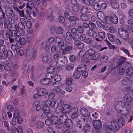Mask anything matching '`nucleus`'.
Listing matches in <instances>:
<instances>
[{
    "mask_svg": "<svg viewBox=\"0 0 133 133\" xmlns=\"http://www.w3.org/2000/svg\"><path fill=\"white\" fill-rule=\"evenodd\" d=\"M55 112L57 114L62 113V108L61 107L58 106L57 107L55 110Z\"/></svg>",
    "mask_w": 133,
    "mask_h": 133,
    "instance_id": "bf43d9fd",
    "label": "nucleus"
},
{
    "mask_svg": "<svg viewBox=\"0 0 133 133\" xmlns=\"http://www.w3.org/2000/svg\"><path fill=\"white\" fill-rule=\"evenodd\" d=\"M66 90L68 92L71 91L72 90V88L71 85H66L65 87Z\"/></svg>",
    "mask_w": 133,
    "mask_h": 133,
    "instance_id": "680f3d73",
    "label": "nucleus"
},
{
    "mask_svg": "<svg viewBox=\"0 0 133 133\" xmlns=\"http://www.w3.org/2000/svg\"><path fill=\"white\" fill-rule=\"evenodd\" d=\"M40 82L43 85H50L53 84L49 79L45 78H42Z\"/></svg>",
    "mask_w": 133,
    "mask_h": 133,
    "instance_id": "a211bd4d",
    "label": "nucleus"
},
{
    "mask_svg": "<svg viewBox=\"0 0 133 133\" xmlns=\"http://www.w3.org/2000/svg\"><path fill=\"white\" fill-rule=\"evenodd\" d=\"M55 101H51L49 100H46L45 102V104L47 107H53L55 104Z\"/></svg>",
    "mask_w": 133,
    "mask_h": 133,
    "instance_id": "5701e85b",
    "label": "nucleus"
},
{
    "mask_svg": "<svg viewBox=\"0 0 133 133\" xmlns=\"http://www.w3.org/2000/svg\"><path fill=\"white\" fill-rule=\"evenodd\" d=\"M6 15L9 17H13L14 16V14L13 10L12 9L8 10L6 12Z\"/></svg>",
    "mask_w": 133,
    "mask_h": 133,
    "instance_id": "58836bf2",
    "label": "nucleus"
},
{
    "mask_svg": "<svg viewBox=\"0 0 133 133\" xmlns=\"http://www.w3.org/2000/svg\"><path fill=\"white\" fill-rule=\"evenodd\" d=\"M19 39V40L16 41L17 42L16 44L17 46L20 48L22 46V45H24L25 44L26 41L25 39L23 38H21L20 37Z\"/></svg>",
    "mask_w": 133,
    "mask_h": 133,
    "instance_id": "ddd939ff",
    "label": "nucleus"
},
{
    "mask_svg": "<svg viewBox=\"0 0 133 133\" xmlns=\"http://www.w3.org/2000/svg\"><path fill=\"white\" fill-rule=\"evenodd\" d=\"M25 24L23 23H18V24H16L15 25V29L16 30H18V29H24L25 28Z\"/></svg>",
    "mask_w": 133,
    "mask_h": 133,
    "instance_id": "412c9836",
    "label": "nucleus"
},
{
    "mask_svg": "<svg viewBox=\"0 0 133 133\" xmlns=\"http://www.w3.org/2000/svg\"><path fill=\"white\" fill-rule=\"evenodd\" d=\"M100 60L102 62L106 63L108 62V57L105 55H102L101 57Z\"/></svg>",
    "mask_w": 133,
    "mask_h": 133,
    "instance_id": "72a5a7b5",
    "label": "nucleus"
},
{
    "mask_svg": "<svg viewBox=\"0 0 133 133\" xmlns=\"http://www.w3.org/2000/svg\"><path fill=\"white\" fill-rule=\"evenodd\" d=\"M77 31L78 33H82L84 31V29L82 26H79L77 28Z\"/></svg>",
    "mask_w": 133,
    "mask_h": 133,
    "instance_id": "6e6d98bb",
    "label": "nucleus"
},
{
    "mask_svg": "<svg viewBox=\"0 0 133 133\" xmlns=\"http://www.w3.org/2000/svg\"><path fill=\"white\" fill-rule=\"evenodd\" d=\"M62 108V113L64 114H69L72 109L71 105L66 104H64Z\"/></svg>",
    "mask_w": 133,
    "mask_h": 133,
    "instance_id": "6e6552de",
    "label": "nucleus"
},
{
    "mask_svg": "<svg viewBox=\"0 0 133 133\" xmlns=\"http://www.w3.org/2000/svg\"><path fill=\"white\" fill-rule=\"evenodd\" d=\"M126 60L125 57L123 56H119L116 60V65L118 66L121 63H122Z\"/></svg>",
    "mask_w": 133,
    "mask_h": 133,
    "instance_id": "9b49d317",
    "label": "nucleus"
},
{
    "mask_svg": "<svg viewBox=\"0 0 133 133\" xmlns=\"http://www.w3.org/2000/svg\"><path fill=\"white\" fill-rule=\"evenodd\" d=\"M52 121V124H57L58 121V117L56 116H54L51 118Z\"/></svg>",
    "mask_w": 133,
    "mask_h": 133,
    "instance_id": "e433bc0d",
    "label": "nucleus"
},
{
    "mask_svg": "<svg viewBox=\"0 0 133 133\" xmlns=\"http://www.w3.org/2000/svg\"><path fill=\"white\" fill-rule=\"evenodd\" d=\"M120 50H122V51L125 54L127 55L128 56H129L130 52L128 49L124 48L122 47H121L119 49Z\"/></svg>",
    "mask_w": 133,
    "mask_h": 133,
    "instance_id": "a18cd8bd",
    "label": "nucleus"
},
{
    "mask_svg": "<svg viewBox=\"0 0 133 133\" xmlns=\"http://www.w3.org/2000/svg\"><path fill=\"white\" fill-rule=\"evenodd\" d=\"M97 15L98 18L101 20L104 19L105 17L104 13L102 11L99 12L97 14Z\"/></svg>",
    "mask_w": 133,
    "mask_h": 133,
    "instance_id": "37998d69",
    "label": "nucleus"
},
{
    "mask_svg": "<svg viewBox=\"0 0 133 133\" xmlns=\"http://www.w3.org/2000/svg\"><path fill=\"white\" fill-rule=\"evenodd\" d=\"M65 125L66 126L70 128L72 127L73 125L71 120L70 119H68L65 122Z\"/></svg>",
    "mask_w": 133,
    "mask_h": 133,
    "instance_id": "4c0bfd02",
    "label": "nucleus"
},
{
    "mask_svg": "<svg viewBox=\"0 0 133 133\" xmlns=\"http://www.w3.org/2000/svg\"><path fill=\"white\" fill-rule=\"evenodd\" d=\"M12 62L11 59L7 60L6 62V67L7 68H10L12 66Z\"/></svg>",
    "mask_w": 133,
    "mask_h": 133,
    "instance_id": "c03bdc74",
    "label": "nucleus"
},
{
    "mask_svg": "<svg viewBox=\"0 0 133 133\" xmlns=\"http://www.w3.org/2000/svg\"><path fill=\"white\" fill-rule=\"evenodd\" d=\"M61 46L58 45H53L51 47V51L52 52H54L55 51H58L61 49Z\"/></svg>",
    "mask_w": 133,
    "mask_h": 133,
    "instance_id": "4be33fe9",
    "label": "nucleus"
},
{
    "mask_svg": "<svg viewBox=\"0 0 133 133\" xmlns=\"http://www.w3.org/2000/svg\"><path fill=\"white\" fill-rule=\"evenodd\" d=\"M103 127L104 131L106 133H111L114 131L110 124L108 125L105 124Z\"/></svg>",
    "mask_w": 133,
    "mask_h": 133,
    "instance_id": "0eeeda50",
    "label": "nucleus"
},
{
    "mask_svg": "<svg viewBox=\"0 0 133 133\" xmlns=\"http://www.w3.org/2000/svg\"><path fill=\"white\" fill-rule=\"evenodd\" d=\"M53 76L52 74L51 73L48 72L45 75L46 78L47 79H48L50 80V79L52 78Z\"/></svg>",
    "mask_w": 133,
    "mask_h": 133,
    "instance_id": "052dcab7",
    "label": "nucleus"
},
{
    "mask_svg": "<svg viewBox=\"0 0 133 133\" xmlns=\"http://www.w3.org/2000/svg\"><path fill=\"white\" fill-rule=\"evenodd\" d=\"M83 120L86 125H89L91 121L90 118L88 116L85 117L83 119Z\"/></svg>",
    "mask_w": 133,
    "mask_h": 133,
    "instance_id": "a19ab883",
    "label": "nucleus"
},
{
    "mask_svg": "<svg viewBox=\"0 0 133 133\" xmlns=\"http://www.w3.org/2000/svg\"><path fill=\"white\" fill-rule=\"evenodd\" d=\"M81 19L84 21H87L89 19V18L87 15L83 14L81 16Z\"/></svg>",
    "mask_w": 133,
    "mask_h": 133,
    "instance_id": "603ef678",
    "label": "nucleus"
},
{
    "mask_svg": "<svg viewBox=\"0 0 133 133\" xmlns=\"http://www.w3.org/2000/svg\"><path fill=\"white\" fill-rule=\"evenodd\" d=\"M94 127L95 129H99L101 128L102 126L101 123L99 120H94L93 121Z\"/></svg>",
    "mask_w": 133,
    "mask_h": 133,
    "instance_id": "9d476101",
    "label": "nucleus"
},
{
    "mask_svg": "<svg viewBox=\"0 0 133 133\" xmlns=\"http://www.w3.org/2000/svg\"><path fill=\"white\" fill-rule=\"evenodd\" d=\"M86 34L87 36H89L94 38H96L97 36V34L95 32L92 30L88 31L86 32Z\"/></svg>",
    "mask_w": 133,
    "mask_h": 133,
    "instance_id": "f8f14e48",
    "label": "nucleus"
},
{
    "mask_svg": "<svg viewBox=\"0 0 133 133\" xmlns=\"http://www.w3.org/2000/svg\"><path fill=\"white\" fill-rule=\"evenodd\" d=\"M43 112L45 113H47L49 112L50 109L49 107L46 106H44L43 108Z\"/></svg>",
    "mask_w": 133,
    "mask_h": 133,
    "instance_id": "8fccbe9b",
    "label": "nucleus"
},
{
    "mask_svg": "<svg viewBox=\"0 0 133 133\" xmlns=\"http://www.w3.org/2000/svg\"><path fill=\"white\" fill-rule=\"evenodd\" d=\"M126 74L127 75L130 76L133 74V68L131 66L129 67L126 71Z\"/></svg>",
    "mask_w": 133,
    "mask_h": 133,
    "instance_id": "bb28decb",
    "label": "nucleus"
},
{
    "mask_svg": "<svg viewBox=\"0 0 133 133\" xmlns=\"http://www.w3.org/2000/svg\"><path fill=\"white\" fill-rule=\"evenodd\" d=\"M47 71L49 72L52 73L55 72V69L54 68L51 66L47 68Z\"/></svg>",
    "mask_w": 133,
    "mask_h": 133,
    "instance_id": "4d7b16f0",
    "label": "nucleus"
},
{
    "mask_svg": "<svg viewBox=\"0 0 133 133\" xmlns=\"http://www.w3.org/2000/svg\"><path fill=\"white\" fill-rule=\"evenodd\" d=\"M18 33V35L21 36H23L25 34V31L24 29H18V30H16Z\"/></svg>",
    "mask_w": 133,
    "mask_h": 133,
    "instance_id": "3c124183",
    "label": "nucleus"
},
{
    "mask_svg": "<svg viewBox=\"0 0 133 133\" xmlns=\"http://www.w3.org/2000/svg\"><path fill=\"white\" fill-rule=\"evenodd\" d=\"M87 68V66L84 63L81 64L78 66L77 69L81 72H82L86 70Z\"/></svg>",
    "mask_w": 133,
    "mask_h": 133,
    "instance_id": "dca6fc26",
    "label": "nucleus"
},
{
    "mask_svg": "<svg viewBox=\"0 0 133 133\" xmlns=\"http://www.w3.org/2000/svg\"><path fill=\"white\" fill-rule=\"evenodd\" d=\"M106 23L108 24H110L112 23L110 16H107L105 19Z\"/></svg>",
    "mask_w": 133,
    "mask_h": 133,
    "instance_id": "5fc2aeb1",
    "label": "nucleus"
},
{
    "mask_svg": "<svg viewBox=\"0 0 133 133\" xmlns=\"http://www.w3.org/2000/svg\"><path fill=\"white\" fill-rule=\"evenodd\" d=\"M121 102L119 101L116 103L115 105V108L117 111L119 113L122 112L121 109L122 108Z\"/></svg>",
    "mask_w": 133,
    "mask_h": 133,
    "instance_id": "f3484780",
    "label": "nucleus"
},
{
    "mask_svg": "<svg viewBox=\"0 0 133 133\" xmlns=\"http://www.w3.org/2000/svg\"><path fill=\"white\" fill-rule=\"evenodd\" d=\"M111 5L113 8L115 9H118L119 7V4L117 1H114L111 2Z\"/></svg>",
    "mask_w": 133,
    "mask_h": 133,
    "instance_id": "7c9ffc66",
    "label": "nucleus"
},
{
    "mask_svg": "<svg viewBox=\"0 0 133 133\" xmlns=\"http://www.w3.org/2000/svg\"><path fill=\"white\" fill-rule=\"evenodd\" d=\"M52 11L51 9H50L47 10L46 12V15L48 18L50 20H52L54 17L52 15Z\"/></svg>",
    "mask_w": 133,
    "mask_h": 133,
    "instance_id": "2eb2a0df",
    "label": "nucleus"
},
{
    "mask_svg": "<svg viewBox=\"0 0 133 133\" xmlns=\"http://www.w3.org/2000/svg\"><path fill=\"white\" fill-rule=\"evenodd\" d=\"M81 76L80 71L77 70V69L73 73L74 77L76 79L79 78Z\"/></svg>",
    "mask_w": 133,
    "mask_h": 133,
    "instance_id": "473e14b6",
    "label": "nucleus"
},
{
    "mask_svg": "<svg viewBox=\"0 0 133 133\" xmlns=\"http://www.w3.org/2000/svg\"><path fill=\"white\" fill-rule=\"evenodd\" d=\"M69 114L71 115V118L74 119L78 116V109L76 107L72 108Z\"/></svg>",
    "mask_w": 133,
    "mask_h": 133,
    "instance_id": "1a4fd4ad",
    "label": "nucleus"
},
{
    "mask_svg": "<svg viewBox=\"0 0 133 133\" xmlns=\"http://www.w3.org/2000/svg\"><path fill=\"white\" fill-rule=\"evenodd\" d=\"M110 124L114 131L118 130L120 128V125L119 124L118 122L116 120L111 121Z\"/></svg>",
    "mask_w": 133,
    "mask_h": 133,
    "instance_id": "423d86ee",
    "label": "nucleus"
},
{
    "mask_svg": "<svg viewBox=\"0 0 133 133\" xmlns=\"http://www.w3.org/2000/svg\"><path fill=\"white\" fill-rule=\"evenodd\" d=\"M108 38L111 41H114L115 40V37L113 35L110 34H108Z\"/></svg>",
    "mask_w": 133,
    "mask_h": 133,
    "instance_id": "13d9d810",
    "label": "nucleus"
},
{
    "mask_svg": "<svg viewBox=\"0 0 133 133\" xmlns=\"http://www.w3.org/2000/svg\"><path fill=\"white\" fill-rule=\"evenodd\" d=\"M80 114L84 117H86L88 115V110L84 108H82L80 110Z\"/></svg>",
    "mask_w": 133,
    "mask_h": 133,
    "instance_id": "6ab92c4d",
    "label": "nucleus"
},
{
    "mask_svg": "<svg viewBox=\"0 0 133 133\" xmlns=\"http://www.w3.org/2000/svg\"><path fill=\"white\" fill-rule=\"evenodd\" d=\"M73 67V64L71 63H70L66 65L65 68L66 70L69 71L72 69Z\"/></svg>",
    "mask_w": 133,
    "mask_h": 133,
    "instance_id": "49530a36",
    "label": "nucleus"
},
{
    "mask_svg": "<svg viewBox=\"0 0 133 133\" xmlns=\"http://www.w3.org/2000/svg\"><path fill=\"white\" fill-rule=\"evenodd\" d=\"M66 41L72 42V36L71 33L69 31L66 32L65 35Z\"/></svg>",
    "mask_w": 133,
    "mask_h": 133,
    "instance_id": "aec40b11",
    "label": "nucleus"
},
{
    "mask_svg": "<svg viewBox=\"0 0 133 133\" xmlns=\"http://www.w3.org/2000/svg\"><path fill=\"white\" fill-rule=\"evenodd\" d=\"M72 42H69L68 41H66L65 43V46L64 45L63 42H62V44L60 45H62V49H66V50L68 51L71 50L73 46L72 43Z\"/></svg>",
    "mask_w": 133,
    "mask_h": 133,
    "instance_id": "39448f33",
    "label": "nucleus"
},
{
    "mask_svg": "<svg viewBox=\"0 0 133 133\" xmlns=\"http://www.w3.org/2000/svg\"><path fill=\"white\" fill-rule=\"evenodd\" d=\"M44 123L41 121H37L35 124V126L38 129H40L42 128L44 125Z\"/></svg>",
    "mask_w": 133,
    "mask_h": 133,
    "instance_id": "b1692460",
    "label": "nucleus"
},
{
    "mask_svg": "<svg viewBox=\"0 0 133 133\" xmlns=\"http://www.w3.org/2000/svg\"><path fill=\"white\" fill-rule=\"evenodd\" d=\"M117 121L118 122L119 124L120 125V127L121 125H124L125 123L124 118L123 117L120 118Z\"/></svg>",
    "mask_w": 133,
    "mask_h": 133,
    "instance_id": "79ce46f5",
    "label": "nucleus"
},
{
    "mask_svg": "<svg viewBox=\"0 0 133 133\" xmlns=\"http://www.w3.org/2000/svg\"><path fill=\"white\" fill-rule=\"evenodd\" d=\"M100 57L99 54L95 52L92 49H89L86 52V55L84 57H83L82 62L87 63L89 60L96 59Z\"/></svg>",
    "mask_w": 133,
    "mask_h": 133,
    "instance_id": "f257e3e1",
    "label": "nucleus"
},
{
    "mask_svg": "<svg viewBox=\"0 0 133 133\" xmlns=\"http://www.w3.org/2000/svg\"><path fill=\"white\" fill-rule=\"evenodd\" d=\"M49 65L51 66H55L57 64V61L54 59H51L50 58L48 61Z\"/></svg>",
    "mask_w": 133,
    "mask_h": 133,
    "instance_id": "a878e982",
    "label": "nucleus"
},
{
    "mask_svg": "<svg viewBox=\"0 0 133 133\" xmlns=\"http://www.w3.org/2000/svg\"><path fill=\"white\" fill-rule=\"evenodd\" d=\"M16 51L17 53L21 56H22L24 55V51L22 49L20 48H17L16 50Z\"/></svg>",
    "mask_w": 133,
    "mask_h": 133,
    "instance_id": "de8ad7c7",
    "label": "nucleus"
},
{
    "mask_svg": "<svg viewBox=\"0 0 133 133\" xmlns=\"http://www.w3.org/2000/svg\"><path fill=\"white\" fill-rule=\"evenodd\" d=\"M5 45H2L0 46V59L5 58L6 57L7 50L5 49Z\"/></svg>",
    "mask_w": 133,
    "mask_h": 133,
    "instance_id": "20e7f679",
    "label": "nucleus"
},
{
    "mask_svg": "<svg viewBox=\"0 0 133 133\" xmlns=\"http://www.w3.org/2000/svg\"><path fill=\"white\" fill-rule=\"evenodd\" d=\"M8 37H9V41L11 43L14 41V39L15 41H18L19 39L20 36L18 35L16 30H13L12 31H9V34H6Z\"/></svg>",
    "mask_w": 133,
    "mask_h": 133,
    "instance_id": "f03ea898",
    "label": "nucleus"
},
{
    "mask_svg": "<svg viewBox=\"0 0 133 133\" xmlns=\"http://www.w3.org/2000/svg\"><path fill=\"white\" fill-rule=\"evenodd\" d=\"M124 98L125 99L126 102L128 103V105L133 100L132 97L129 94H126L124 96Z\"/></svg>",
    "mask_w": 133,
    "mask_h": 133,
    "instance_id": "393cba45",
    "label": "nucleus"
},
{
    "mask_svg": "<svg viewBox=\"0 0 133 133\" xmlns=\"http://www.w3.org/2000/svg\"><path fill=\"white\" fill-rule=\"evenodd\" d=\"M110 17L112 23L115 24H116L118 23V18L116 15L114 14L112 15Z\"/></svg>",
    "mask_w": 133,
    "mask_h": 133,
    "instance_id": "2f4dec72",
    "label": "nucleus"
},
{
    "mask_svg": "<svg viewBox=\"0 0 133 133\" xmlns=\"http://www.w3.org/2000/svg\"><path fill=\"white\" fill-rule=\"evenodd\" d=\"M54 79L55 81L59 82L61 80V77L59 75H56L54 76Z\"/></svg>",
    "mask_w": 133,
    "mask_h": 133,
    "instance_id": "69168bd1",
    "label": "nucleus"
},
{
    "mask_svg": "<svg viewBox=\"0 0 133 133\" xmlns=\"http://www.w3.org/2000/svg\"><path fill=\"white\" fill-rule=\"evenodd\" d=\"M7 54H6V57L5 58H3L2 59H6L7 58H10L12 57L13 54L11 50L7 51Z\"/></svg>",
    "mask_w": 133,
    "mask_h": 133,
    "instance_id": "09e8293b",
    "label": "nucleus"
},
{
    "mask_svg": "<svg viewBox=\"0 0 133 133\" xmlns=\"http://www.w3.org/2000/svg\"><path fill=\"white\" fill-rule=\"evenodd\" d=\"M67 116L65 114H64L61 116L59 118V122L62 124L65 123L66 120L68 119Z\"/></svg>",
    "mask_w": 133,
    "mask_h": 133,
    "instance_id": "4468645a",
    "label": "nucleus"
},
{
    "mask_svg": "<svg viewBox=\"0 0 133 133\" xmlns=\"http://www.w3.org/2000/svg\"><path fill=\"white\" fill-rule=\"evenodd\" d=\"M129 79L128 77L124 78L122 81V83L123 84H128L129 82Z\"/></svg>",
    "mask_w": 133,
    "mask_h": 133,
    "instance_id": "774afa93",
    "label": "nucleus"
},
{
    "mask_svg": "<svg viewBox=\"0 0 133 133\" xmlns=\"http://www.w3.org/2000/svg\"><path fill=\"white\" fill-rule=\"evenodd\" d=\"M78 55L79 57L82 58L81 61L82 62L83 57H84L86 55L85 51L84 50H82L79 51Z\"/></svg>",
    "mask_w": 133,
    "mask_h": 133,
    "instance_id": "ea45409f",
    "label": "nucleus"
},
{
    "mask_svg": "<svg viewBox=\"0 0 133 133\" xmlns=\"http://www.w3.org/2000/svg\"><path fill=\"white\" fill-rule=\"evenodd\" d=\"M34 105L36 106V110L38 111L41 109L42 107L39 104V101H35L33 104Z\"/></svg>",
    "mask_w": 133,
    "mask_h": 133,
    "instance_id": "c85d7f7f",
    "label": "nucleus"
},
{
    "mask_svg": "<svg viewBox=\"0 0 133 133\" xmlns=\"http://www.w3.org/2000/svg\"><path fill=\"white\" fill-rule=\"evenodd\" d=\"M55 41L56 43H58V45L61 46L60 45L62 44L61 43L63 42L61 41V39L60 37H57L55 38Z\"/></svg>",
    "mask_w": 133,
    "mask_h": 133,
    "instance_id": "864d4df0",
    "label": "nucleus"
},
{
    "mask_svg": "<svg viewBox=\"0 0 133 133\" xmlns=\"http://www.w3.org/2000/svg\"><path fill=\"white\" fill-rule=\"evenodd\" d=\"M74 44L76 45L77 47L78 48L80 49L83 48L84 46L83 43H81L80 41L78 40L74 42Z\"/></svg>",
    "mask_w": 133,
    "mask_h": 133,
    "instance_id": "cd10ccee",
    "label": "nucleus"
},
{
    "mask_svg": "<svg viewBox=\"0 0 133 133\" xmlns=\"http://www.w3.org/2000/svg\"><path fill=\"white\" fill-rule=\"evenodd\" d=\"M54 90L56 92H59L60 94L62 95H64L65 93L64 91L61 89V87L56 88L54 89Z\"/></svg>",
    "mask_w": 133,
    "mask_h": 133,
    "instance_id": "c9c22d12",
    "label": "nucleus"
},
{
    "mask_svg": "<svg viewBox=\"0 0 133 133\" xmlns=\"http://www.w3.org/2000/svg\"><path fill=\"white\" fill-rule=\"evenodd\" d=\"M118 33L120 36L125 41L127 42L128 41L129 34L126 30L120 29L118 30Z\"/></svg>",
    "mask_w": 133,
    "mask_h": 133,
    "instance_id": "7ed1b4c3",
    "label": "nucleus"
},
{
    "mask_svg": "<svg viewBox=\"0 0 133 133\" xmlns=\"http://www.w3.org/2000/svg\"><path fill=\"white\" fill-rule=\"evenodd\" d=\"M94 9L98 11L100 9V5L97 3H95L93 7Z\"/></svg>",
    "mask_w": 133,
    "mask_h": 133,
    "instance_id": "0e129e2a",
    "label": "nucleus"
},
{
    "mask_svg": "<svg viewBox=\"0 0 133 133\" xmlns=\"http://www.w3.org/2000/svg\"><path fill=\"white\" fill-rule=\"evenodd\" d=\"M81 12L83 14H85L89 12L88 7L86 6H83L81 9Z\"/></svg>",
    "mask_w": 133,
    "mask_h": 133,
    "instance_id": "f704fd0d",
    "label": "nucleus"
},
{
    "mask_svg": "<svg viewBox=\"0 0 133 133\" xmlns=\"http://www.w3.org/2000/svg\"><path fill=\"white\" fill-rule=\"evenodd\" d=\"M45 124L47 125H50L52 124V121L50 118H48L45 121Z\"/></svg>",
    "mask_w": 133,
    "mask_h": 133,
    "instance_id": "338daca9",
    "label": "nucleus"
},
{
    "mask_svg": "<svg viewBox=\"0 0 133 133\" xmlns=\"http://www.w3.org/2000/svg\"><path fill=\"white\" fill-rule=\"evenodd\" d=\"M90 127L89 125H85L83 128V130L84 132L86 133L88 132L89 131Z\"/></svg>",
    "mask_w": 133,
    "mask_h": 133,
    "instance_id": "e2e57ef3",
    "label": "nucleus"
},
{
    "mask_svg": "<svg viewBox=\"0 0 133 133\" xmlns=\"http://www.w3.org/2000/svg\"><path fill=\"white\" fill-rule=\"evenodd\" d=\"M64 29L63 28L60 26L57 27L56 29V32L58 34H62L63 33Z\"/></svg>",
    "mask_w": 133,
    "mask_h": 133,
    "instance_id": "c756f323",
    "label": "nucleus"
}]
</instances>
